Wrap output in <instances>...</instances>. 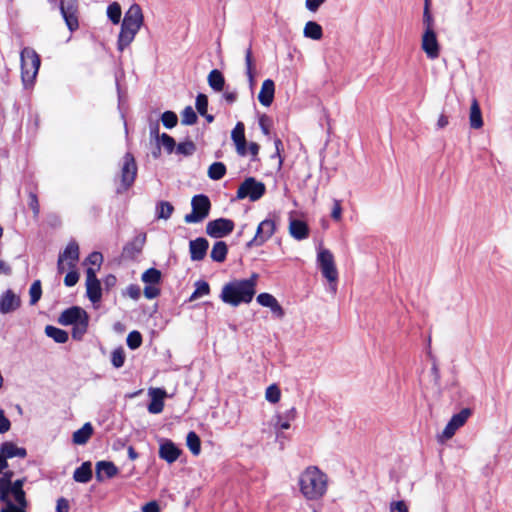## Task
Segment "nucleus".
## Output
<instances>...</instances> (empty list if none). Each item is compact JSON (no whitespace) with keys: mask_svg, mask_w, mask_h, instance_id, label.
<instances>
[{"mask_svg":"<svg viewBox=\"0 0 512 512\" xmlns=\"http://www.w3.org/2000/svg\"><path fill=\"white\" fill-rule=\"evenodd\" d=\"M258 274L253 273L248 279H234L226 283L220 299L233 307L250 303L256 294Z\"/></svg>","mask_w":512,"mask_h":512,"instance_id":"obj_1","label":"nucleus"},{"mask_svg":"<svg viewBox=\"0 0 512 512\" xmlns=\"http://www.w3.org/2000/svg\"><path fill=\"white\" fill-rule=\"evenodd\" d=\"M327 475L316 466H309L300 475L299 486L303 496L308 500H318L327 491Z\"/></svg>","mask_w":512,"mask_h":512,"instance_id":"obj_2","label":"nucleus"},{"mask_svg":"<svg viewBox=\"0 0 512 512\" xmlns=\"http://www.w3.org/2000/svg\"><path fill=\"white\" fill-rule=\"evenodd\" d=\"M143 13L139 4H132L124 15L121 30L118 35L117 48L123 51L134 40L143 24Z\"/></svg>","mask_w":512,"mask_h":512,"instance_id":"obj_3","label":"nucleus"},{"mask_svg":"<svg viewBox=\"0 0 512 512\" xmlns=\"http://www.w3.org/2000/svg\"><path fill=\"white\" fill-rule=\"evenodd\" d=\"M26 478L17 479L13 483L4 485V500L2 499V512H27L28 501L23 489Z\"/></svg>","mask_w":512,"mask_h":512,"instance_id":"obj_4","label":"nucleus"},{"mask_svg":"<svg viewBox=\"0 0 512 512\" xmlns=\"http://www.w3.org/2000/svg\"><path fill=\"white\" fill-rule=\"evenodd\" d=\"M21 79L25 88L33 86L38 74L41 59L39 54L31 47H25L20 53Z\"/></svg>","mask_w":512,"mask_h":512,"instance_id":"obj_5","label":"nucleus"},{"mask_svg":"<svg viewBox=\"0 0 512 512\" xmlns=\"http://www.w3.org/2000/svg\"><path fill=\"white\" fill-rule=\"evenodd\" d=\"M211 201L206 194H196L191 199L192 211L185 215L184 221L188 224L200 223L205 220L211 211Z\"/></svg>","mask_w":512,"mask_h":512,"instance_id":"obj_6","label":"nucleus"},{"mask_svg":"<svg viewBox=\"0 0 512 512\" xmlns=\"http://www.w3.org/2000/svg\"><path fill=\"white\" fill-rule=\"evenodd\" d=\"M266 193V186L263 182L258 181L254 177H247L238 187L236 193L237 200L248 198L250 201L255 202L264 196Z\"/></svg>","mask_w":512,"mask_h":512,"instance_id":"obj_7","label":"nucleus"},{"mask_svg":"<svg viewBox=\"0 0 512 512\" xmlns=\"http://www.w3.org/2000/svg\"><path fill=\"white\" fill-rule=\"evenodd\" d=\"M136 176L137 164L135 158L132 153L127 152L122 159L120 186L117 188V193L120 194L132 187Z\"/></svg>","mask_w":512,"mask_h":512,"instance_id":"obj_8","label":"nucleus"},{"mask_svg":"<svg viewBox=\"0 0 512 512\" xmlns=\"http://www.w3.org/2000/svg\"><path fill=\"white\" fill-rule=\"evenodd\" d=\"M276 231L275 221L267 218L259 223L254 237L246 243V248L262 246Z\"/></svg>","mask_w":512,"mask_h":512,"instance_id":"obj_9","label":"nucleus"},{"mask_svg":"<svg viewBox=\"0 0 512 512\" xmlns=\"http://www.w3.org/2000/svg\"><path fill=\"white\" fill-rule=\"evenodd\" d=\"M59 9L69 31H76L79 28L78 0H60Z\"/></svg>","mask_w":512,"mask_h":512,"instance_id":"obj_10","label":"nucleus"},{"mask_svg":"<svg viewBox=\"0 0 512 512\" xmlns=\"http://www.w3.org/2000/svg\"><path fill=\"white\" fill-rule=\"evenodd\" d=\"M234 221L228 218H217L211 220L206 225V233L212 238H223L231 234L234 230Z\"/></svg>","mask_w":512,"mask_h":512,"instance_id":"obj_11","label":"nucleus"},{"mask_svg":"<svg viewBox=\"0 0 512 512\" xmlns=\"http://www.w3.org/2000/svg\"><path fill=\"white\" fill-rule=\"evenodd\" d=\"M317 262L322 275L329 281L335 282L338 279V272L334 263L333 254L328 249H322L317 256Z\"/></svg>","mask_w":512,"mask_h":512,"instance_id":"obj_12","label":"nucleus"},{"mask_svg":"<svg viewBox=\"0 0 512 512\" xmlns=\"http://www.w3.org/2000/svg\"><path fill=\"white\" fill-rule=\"evenodd\" d=\"M87 319L89 315L82 307L71 306L60 314L58 323L63 326H73Z\"/></svg>","mask_w":512,"mask_h":512,"instance_id":"obj_13","label":"nucleus"},{"mask_svg":"<svg viewBox=\"0 0 512 512\" xmlns=\"http://www.w3.org/2000/svg\"><path fill=\"white\" fill-rule=\"evenodd\" d=\"M421 48L425 52L427 58L434 60L439 57L440 44L435 30L423 31Z\"/></svg>","mask_w":512,"mask_h":512,"instance_id":"obj_14","label":"nucleus"},{"mask_svg":"<svg viewBox=\"0 0 512 512\" xmlns=\"http://www.w3.org/2000/svg\"><path fill=\"white\" fill-rule=\"evenodd\" d=\"M146 242V234L141 233L127 242L122 250V258L125 260H134L143 250Z\"/></svg>","mask_w":512,"mask_h":512,"instance_id":"obj_15","label":"nucleus"},{"mask_svg":"<svg viewBox=\"0 0 512 512\" xmlns=\"http://www.w3.org/2000/svg\"><path fill=\"white\" fill-rule=\"evenodd\" d=\"M159 457L168 464L174 463L182 453V450L170 439H163L159 445Z\"/></svg>","mask_w":512,"mask_h":512,"instance_id":"obj_16","label":"nucleus"},{"mask_svg":"<svg viewBox=\"0 0 512 512\" xmlns=\"http://www.w3.org/2000/svg\"><path fill=\"white\" fill-rule=\"evenodd\" d=\"M119 472L118 467L111 461L101 460L96 462L95 477L98 482L115 477Z\"/></svg>","mask_w":512,"mask_h":512,"instance_id":"obj_17","label":"nucleus"},{"mask_svg":"<svg viewBox=\"0 0 512 512\" xmlns=\"http://www.w3.org/2000/svg\"><path fill=\"white\" fill-rule=\"evenodd\" d=\"M149 395L151 401L148 404V411L151 414H159L164 409V399L167 396V392L163 388H150Z\"/></svg>","mask_w":512,"mask_h":512,"instance_id":"obj_18","label":"nucleus"},{"mask_svg":"<svg viewBox=\"0 0 512 512\" xmlns=\"http://www.w3.org/2000/svg\"><path fill=\"white\" fill-rule=\"evenodd\" d=\"M231 139L235 144L236 151L240 156L247 154V141L245 138V125L243 122H237L231 132Z\"/></svg>","mask_w":512,"mask_h":512,"instance_id":"obj_19","label":"nucleus"},{"mask_svg":"<svg viewBox=\"0 0 512 512\" xmlns=\"http://www.w3.org/2000/svg\"><path fill=\"white\" fill-rule=\"evenodd\" d=\"M209 242L204 237H198L189 243L190 258L192 261H201L205 258Z\"/></svg>","mask_w":512,"mask_h":512,"instance_id":"obj_20","label":"nucleus"},{"mask_svg":"<svg viewBox=\"0 0 512 512\" xmlns=\"http://www.w3.org/2000/svg\"><path fill=\"white\" fill-rule=\"evenodd\" d=\"M289 233L296 240H304L308 238L310 229L308 224L300 219L290 218Z\"/></svg>","mask_w":512,"mask_h":512,"instance_id":"obj_21","label":"nucleus"},{"mask_svg":"<svg viewBox=\"0 0 512 512\" xmlns=\"http://www.w3.org/2000/svg\"><path fill=\"white\" fill-rule=\"evenodd\" d=\"M21 306V298L11 289L2 294V314L16 311Z\"/></svg>","mask_w":512,"mask_h":512,"instance_id":"obj_22","label":"nucleus"},{"mask_svg":"<svg viewBox=\"0 0 512 512\" xmlns=\"http://www.w3.org/2000/svg\"><path fill=\"white\" fill-rule=\"evenodd\" d=\"M275 94V83L272 79H266L262 83L261 90L258 95L259 102L265 106L269 107L273 100Z\"/></svg>","mask_w":512,"mask_h":512,"instance_id":"obj_23","label":"nucleus"},{"mask_svg":"<svg viewBox=\"0 0 512 512\" xmlns=\"http://www.w3.org/2000/svg\"><path fill=\"white\" fill-rule=\"evenodd\" d=\"M59 257L63 260L68 259V267L75 268L76 263L79 260V245L76 241L72 240L68 243L66 248L62 253L59 254Z\"/></svg>","mask_w":512,"mask_h":512,"instance_id":"obj_24","label":"nucleus"},{"mask_svg":"<svg viewBox=\"0 0 512 512\" xmlns=\"http://www.w3.org/2000/svg\"><path fill=\"white\" fill-rule=\"evenodd\" d=\"M2 456L7 458H21L27 456V450L24 447H19L11 441L2 442Z\"/></svg>","mask_w":512,"mask_h":512,"instance_id":"obj_25","label":"nucleus"},{"mask_svg":"<svg viewBox=\"0 0 512 512\" xmlns=\"http://www.w3.org/2000/svg\"><path fill=\"white\" fill-rule=\"evenodd\" d=\"M92 477L93 471L92 463L90 461L83 462L73 473V479L78 483H88Z\"/></svg>","mask_w":512,"mask_h":512,"instance_id":"obj_26","label":"nucleus"},{"mask_svg":"<svg viewBox=\"0 0 512 512\" xmlns=\"http://www.w3.org/2000/svg\"><path fill=\"white\" fill-rule=\"evenodd\" d=\"M93 431L92 424L90 422H86L80 429L73 433L72 440L77 445H84L92 436Z\"/></svg>","mask_w":512,"mask_h":512,"instance_id":"obj_27","label":"nucleus"},{"mask_svg":"<svg viewBox=\"0 0 512 512\" xmlns=\"http://www.w3.org/2000/svg\"><path fill=\"white\" fill-rule=\"evenodd\" d=\"M207 81L211 89L216 92H220L224 89L225 78L223 73L218 69H213L210 71L207 77Z\"/></svg>","mask_w":512,"mask_h":512,"instance_id":"obj_28","label":"nucleus"},{"mask_svg":"<svg viewBox=\"0 0 512 512\" xmlns=\"http://www.w3.org/2000/svg\"><path fill=\"white\" fill-rule=\"evenodd\" d=\"M469 121L473 129H480L483 126L482 112L476 99H473L470 107Z\"/></svg>","mask_w":512,"mask_h":512,"instance_id":"obj_29","label":"nucleus"},{"mask_svg":"<svg viewBox=\"0 0 512 512\" xmlns=\"http://www.w3.org/2000/svg\"><path fill=\"white\" fill-rule=\"evenodd\" d=\"M228 254V245L224 241H217L214 243L210 257L213 261L222 263L226 260Z\"/></svg>","mask_w":512,"mask_h":512,"instance_id":"obj_30","label":"nucleus"},{"mask_svg":"<svg viewBox=\"0 0 512 512\" xmlns=\"http://www.w3.org/2000/svg\"><path fill=\"white\" fill-rule=\"evenodd\" d=\"M45 334L58 344H64L69 339V334L67 331L53 325H47L45 327Z\"/></svg>","mask_w":512,"mask_h":512,"instance_id":"obj_31","label":"nucleus"},{"mask_svg":"<svg viewBox=\"0 0 512 512\" xmlns=\"http://www.w3.org/2000/svg\"><path fill=\"white\" fill-rule=\"evenodd\" d=\"M304 37L312 40H320L323 37V29L315 21H308L303 30Z\"/></svg>","mask_w":512,"mask_h":512,"instance_id":"obj_32","label":"nucleus"},{"mask_svg":"<svg viewBox=\"0 0 512 512\" xmlns=\"http://www.w3.org/2000/svg\"><path fill=\"white\" fill-rule=\"evenodd\" d=\"M86 294L88 299L92 303L99 302L102 298L101 282L95 281L91 283H86Z\"/></svg>","mask_w":512,"mask_h":512,"instance_id":"obj_33","label":"nucleus"},{"mask_svg":"<svg viewBox=\"0 0 512 512\" xmlns=\"http://www.w3.org/2000/svg\"><path fill=\"white\" fill-rule=\"evenodd\" d=\"M186 445L195 456L201 452V440L195 431H190L186 436Z\"/></svg>","mask_w":512,"mask_h":512,"instance_id":"obj_34","label":"nucleus"},{"mask_svg":"<svg viewBox=\"0 0 512 512\" xmlns=\"http://www.w3.org/2000/svg\"><path fill=\"white\" fill-rule=\"evenodd\" d=\"M161 279H162L161 271L154 267L147 269L141 276V280L145 284H150V285L159 284L161 282Z\"/></svg>","mask_w":512,"mask_h":512,"instance_id":"obj_35","label":"nucleus"},{"mask_svg":"<svg viewBox=\"0 0 512 512\" xmlns=\"http://www.w3.org/2000/svg\"><path fill=\"white\" fill-rule=\"evenodd\" d=\"M245 65H246V75L248 77L250 86L254 84V61L252 54V44L250 43L248 48L245 50Z\"/></svg>","mask_w":512,"mask_h":512,"instance_id":"obj_36","label":"nucleus"},{"mask_svg":"<svg viewBox=\"0 0 512 512\" xmlns=\"http://www.w3.org/2000/svg\"><path fill=\"white\" fill-rule=\"evenodd\" d=\"M226 166L223 162H213L208 168V177L211 180H220L226 174Z\"/></svg>","mask_w":512,"mask_h":512,"instance_id":"obj_37","label":"nucleus"},{"mask_svg":"<svg viewBox=\"0 0 512 512\" xmlns=\"http://www.w3.org/2000/svg\"><path fill=\"white\" fill-rule=\"evenodd\" d=\"M174 211V206L168 201H160L156 205V216L159 219H169Z\"/></svg>","mask_w":512,"mask_h":512,"instance_id":"obj_38","label":"nucleus"},{"mask_svg":"<svg viewBox=\"0 0 512 512\" xmlns=\"http://www.w3.org/2000/svg\"><path fill=\"white\" fill-rule=\"evenodd\" d=\"M122 9L118 2H112L107 7V17L115 25L121 21Z\"/></svg>","mask_w":512,"mask_h":512,"instance_id":"obj_39","label":"nucleus"},{"mask_svg":"<svg viewBox=\"0 0 512 512\" xmlns=\"http://www.w3.org/2000/svg\"><path fill=\"white\" fill-rule=\"evenodd\" d=\"M210 293V286L208 282L204 280H198L195 283V290L190 296V300H196L202 296L208 295Z\"/></svg>","mask_w":512,"mask_h":512,"instance_id":"obj_40","label":"nucleus"},{"mask_svg":"<svg viewBox=\"0 0 512 512\" xmlns=\"http://www.w3.org/2000/svg\"><path fill=\"white\" fill-rule=\"evenodd\" d=\"M175 151L177 154L183 155V156H191L196 151V145L191 140H186L184 142H180L176 145Z\"/></svg>","mask_w":512,"mask_h":512,"instance_id":"obj_41","label":"nucleus"},{"mask_svg":"<svg viewBox=\"0 0 512 512\" xmlns=\"http://www.w3.org/2000/svg\"><path fill=\"white\" fill-rule=\"evenodd\" d=\"M471 409L469 408H463L460 412L454 414L451 419H450V422L455 425V427L457 429H459L460 427H462L465 422L467 421L468 417L471 415Z\"/></svg>","mask_w":512,"mask_h":512,"instance_id":"obj_42","label":"nucleus"},{"mask_svg":"<svg viewBox=\"0 0 512 512\" xmlns=\"http://www.w3.org/2000/svg\"><path fill=\"white\" fill-rule=\"evenodd\" d=\"M142 342V334L137 330L131 331L126 339V344L131 350L138 349L142 345Z\"/></svg>","mask_w":512,"mask_h":512,"instance_id":"obj_43","label":"nucleus"},{"mask_svg":"<svg viewBox=\"0 0 512 512\" xmlns=\"http://www.w3.org/2000/svg\"><path fill=\"white\" fill-rule=\"evenodd\" d=\"M88 326H89V319L84 320L76 325H73L72 326V338L77 341L82 340L84 335L87 333Z\"/></svg>","mask_w":512,"mask_h":512,"instance_id":"obj_44","label":"nucleus"},{"mask_svg":"<svg viewBox=\"0 0 512 512\" xmlns=\"http://www.w3.org/2000/svg\"><path fill=\"white\" fill-rule=\"evenodd\" d=\"M126 355L122 347L114 349L111 353V363L113 367L119 369L123 367L125 363Z\"/></svg>","mask_w":512,"mask_h":512,"instance_id":"obj_45","label":"nucleus"},{"mask_svg":"<svg viewBox=\"0 0 512 512\" xmlns=\"http://www.w3.org/2000/svg\"><path fill=\"white\" fill-rule=\"evenodd\" d=\"M30 305H35L42 296V285L40 280H35L29 289Z\"/></svg>","mask_w":512,"mask_h":512,"instance_id":"obj_46","label":"nucleus"},{"mask_svg":"<svg viewBox=\"0 0 512 512\" xmlns=\"http://www.w3.org/2000/svg\"><path fill=\"white\" fill-rule=\"evenodd\" d=\"M161 122L163 124V126L167 129H172L174 128L177 123H178V116L175 112L173 111H165L162 113L161 115Z\"/></svg>","mask_w":512,"mask_h":512,"instance_id":"obj_47","label":"nucleus"},{"mask_svg":"<svg viewBox=\"0 0 512 512\" xmlns=\"http://www.w3.org/2000/svg\"><path fill=\"white\" fill-rule=\"evenodd\" d=\"M423 26L424 31L434 30V19L430 11L429 0H425V6L423 11Z\"/></svg>","mask_w":512,"mask_h":512,"instance_id":"obj_48","label":"nucleus"},{"mask_svg":"<svg viewBox=\"0 0 512 512\" xmlns=\"http://www.w3.org/2000/svg\"><path fill=\"white\" fill-rule=\"evenodd\" d=\"M197 120L198 117L193 108L191 106L185 107V109L182 111L181 123L183 125H193L197 122Z\"/></svg>","mask_w":512,"mask_h":512,"instance_id":"obj_49","label":"nucleus"},{"mask_svg":"<svg viewBox=\"0 0 512 512\" xmlns=\"http://www.w3.org/2000/svg\"><path fill=\"white\" fill-rule=\"evenodd\" d=\"M27 205L33 211L34 218H38L40 213V205L37 193L35 191H29Z\"/></svg>","mask_w":512,"mask_h":512,"instance_id":"obj_50","label":"nucleus"},{"mask_svg":"<svg viewBox=\"0 0 512 512\" xmlns=\"http://www.w3.org/2000/svg\"><path fill=\"white\" fill-rule=\"evenodd\" d=\"M160 146L162 145L168 154H171L176 148V142L172 136L167 133H162L159 140Z\"/></svg>","mask_w":512,"mask_h":512,"instance_id":"obj_51","label":"nucleus"},{"mask_svg":"<svg viewBox=\"0 0 512 512\" xmlns=\"http://www.w3.org/2000/svg\"><path fill=\"white\" fill-rule=\"evenodd\" d=\"M265 397H266V400L270 403L275 404V403L279 402L280 397H281V391H280L279 387L276 384L270 385L266 389Z\"/></svg>","mask_w":512,"mask_h":512,"instance_id":"obj_52","label":"nucleus"},{"mask_svg":"<svg viewBox=\"0 0 512 512\" xmlns=\"http://www.w3.org/2000/svg\"><path fill=\"white\" fill-rule=\"evenodd\" d=\"M195 106L197 109V112L200 115H206L207 109H208V97L206 94L199 93L196 96Z\"/></svg>","mask_w":512,"mask_h":512,"instance_id":"obj_53","label":"nucleus"},{"mask_svg":"<svg viewBox=\"0 0 512 512\" xmlns=\"http://www.w3.org/2000/svg\"><path fill=\"white\" fill-rule=\"evenodd\" d=\"M70 269L71 270L66 274L64 278V284L67 287L75 286L79 280V273L75 270V268Z\"/></svg>","mask_w":512,"mask_h":512,"instance_id":"obj_54","label":"nucleus"},{"mask_svg":"<svg viewBox=\"0 0 512 512\" xmlns=\"http://www.w3.org/2000/svg\"><path fill=\"white\" fill-rule=\"evenodd\" d=\"M259 126H260V129L262 131V133L266 136H268L270 134V125L272 124V120L269 116H267L266 114H262L260 117H259Z\"/></svg>","mask_w":512,"mask_h":512,"instance_id":"obj_55","label":"nucleus"},{"mask_svg":"<svg viewBox=\"0 0 512 512\" xmlns=\"http://www.w3.org/2000/svg\"><path fill=\"white\" fill-rule=\"evenodd\" d=\"M256 300L261 306L269 307L276 300V298L269 293L263 292L257 296Z\"/></svg>","mask_w":512,"mask_h":512,"instance_id":"obj_56","label":"nucleus"},{"mask_svg":"<svg viewBox=\"0 0 512 512\" xmlns=\"http://www.w3.org/2000/svg\"><path fill=\"white\" fill-rule=\"evenodd\" d=\"M102 262H103L102 254L100 252H96V251L90 253L85 260V263H89L93 266H97L98 269L100 268Z\"/></svg>","mask_w":512,"mask_h":512,"instance_id":"obj_57","label":"nucleus"},{"mask_svg":"<svg viewBox=\"0 0 512 512\" xmlns=\"http://www.w3.org/2000/svg\"><path fill=\"white\" fill-rule=\"evenodd\" d=\"M160 295V289L155 285L147 284L144 288V296L147 299H154Z\"/></svg>","mask_w":512,"mask_h":512,"instance_id":"obj_58","label":"nucleus"},{"mask_svg":"<svg viewBox=\"0 0 512 512\" xmlns=\"http://www.w3.org/2000/svg\"><path fill=\"white\" fill-rule=\"evenodd\" d=\"M390 510L391 512H409L408 507L403 500L392 502Z\"/></svg>","mask_w":512,"mask_h":512,"instance_id":"obj_59","label":"nucleus"},{"mask_svg":"<svg viewBox=\"0 0 512 512\" xmlns=\"http://www.w3.org/2000/svg\"><path fill=\"white\" fill-rule=\"evenodd\" d=\"M342 207L339 200H334L333 209L331 211V217L333 220L338 221L341 219Z\"/></svg>","mask_w":512,"mask_h":512,"instance_id":"obj_60","label":"nucleus"},{"mask_svg":"<svg viewBox=\"0 0 512 512\" xmlns=\"http://www.w3.org/2000/svg\"><path fill=\"white\" fill-rule=\"evenodd\" d=\"M271 312L277 317L282 318L285 315L284 309L282 306L278 303L277 299L269 306Z\"/></svg>","mask_w":512,"mask_h":512,"instance_id":"obj_61","label":"nucleus"},{"mask_svg":"<svg viewBox=\"0 0 512 512\" xmlns=\"http://www.w3.org/2000/svg\"><path fill=\"white\" fill-rule=\"evenodd\" d=\"M458 429L453 425L450 421L447 423L446 427L444 428L442 432V438L444 439H450L454 436L455 432Z\"/></svg>","mask_w":512,"mask_h":512,"instance_id":"obj_62","label":"nucleus"},{"mask_svg":"<svg viewBox=\"0 0 512 512\" xmlns=\"http://www.w3.org/2000/svg\"><path fill=\"white\" fill-rule=\"evenodd\" d=\"M69 502L66 498L61 497L57 500L56 512H69Z\"/></svg>","mask_w":512,"mask_h":512,"instance_id":"obj_63","label":"nucleus"},{"mask_svg":"<svg viewBox=\"0 0 512 512\" xmlns=\"http://www.w3.org/2000/svg\"><path fill=\"white\" fill-rule=\"evenodd\" d=\"M142 512H160V506L157 501L153 500L142 507Z\"/></svg>","mask_w":512,"mask_h":512,"instance_id":"obj_64","label":"nucleus"}]
</instances>
